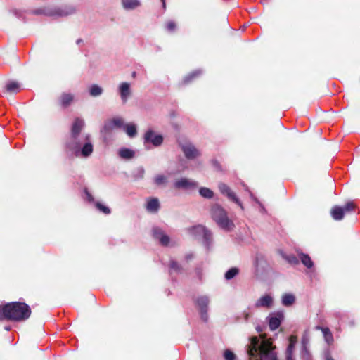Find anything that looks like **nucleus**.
<instances>
[{
	"label": "nucleus",
	"instance_id": "obj_38",
	"mask_svg": "<svg viewBox=\"0 0 360 360\" xmlns=\"http://www.w3.org/2000/svg\"><path fill=\"white\" fill-rule=\"evenodd\" d=\"M223 356L224 360H236V356L230 349H226Z\"/></svg>",
	"mask_w": 360,
	"mask_h": 360
},
{
	"label": "nucleus",
	"instance_id": "obj_18",
	"mask_svg": "<svg viewBox=\"0 0 360 360\" xmlns=\"http://www.w3.org/2000/svg\"><path fill=\"white\" fill-rule=\"evenodd\" d=\"M118 92L123 103H125L129 98L131 91L129 82H122L118 86Z\"/></svg>",
	"mask_w": 360,
	"mask_h": 360
},
{
	"label": "nucleus",
	"instance_id": "obj_33",
	"mask_svg": "<svg viewBox=\"0 0 360 360\" xmlns=\"http://www.w3.org/2000/svg\"><path fill=\"white\" fill-rule=\"evenodd\" d=\"M202 72L201 70H195L191 73H190L189 75H188L186 77H184V84H188L190 82H191L194 78L197 77L198 76H199L200 75H201Z\"/></svg>",
	"mask_w": 360,
	"mask_h": 360
},
{
	"label": "nucleus",
	"instance_id": "obj_39",
	"mask_svg": "<svg viewBox=\"0 0 360 360\" xmlns=\"http://www.w3.org/2000/svg\"><path fill=\"white\" fill-rule=\"evenodd\" d=\"M342 208L344 209V212L346 213L354 209V204L352 202H349Z\"/></svg>",
	"mask_w": 360,
	"mask_h": 360
},
{
	"label": "nucleus",
	"instance_id": "obj_7",
	"mask_svg": "<svg viewBox=\"0 0 360 360\" xmlns=\"http://www.w3.org/2000/svg\"><path fill=\"white\" fill-rule=\"evenodd\" d=\"M143 145L146 149L150 150V145L153 147H159L163 143V136L156 134L153 129L147 130L143 135Z\"/></svg>",
	"mask_w": 360,
	"mask_h": 360
},
{
	"label": "nucleus",
	"instance_id": "obj_16",
	"mask_svg": "<svg viewBox=\"0 0 360 360\" xmlns=\"http://www.w3.org/2000/svg\"><path fill=\"white\" fill-rule=\"evenodd\" d=\"M288 341L289 343L285 352V360H295V349L297 342L296 336H290Z\"/></svg>",
	"mask_w": 360,
	"mask_h": 360
},
{
	"label": "nucleus",
	"instance_id": "obj_45",
	"mask_svg": "<svg viewBox=\"0 0 360 360\" xmlns=\"http://www.w3.org/2000/svg\"><path fill=\"white\" fill-rule=\"evenodd\" d=\"M185 258L187 261L191 260V259L193 258V255L192 253L187 254Z\"/></svg>",
	"mask_w": 360,
	"mask_h": 360
},
{
	"label": "nucleus",
	"instance_id": "obj_41",
	"mask_svg": "<svg viewBox=\"0 0 360 360\" xmlns=\"http://www.w3.org/2000/svg\"><path fill=\"white\" fill-rule=\"evenodd\" d=\"M166 28L168 31L172 32L176 28V24L173 21H169L167 23Z\"/></svg>",
	"mask_w": 360,
	"mask_h": 360
},
{
	"label": "nucleus",
	"instance_id": "obj_4",
	"mask_svg": "<svg viewBox=\"0 0 360 360\" xmlns=\"http://www.w3.org/2000/svg\"><path fill=\"white\" fill-rule=\"evenodd\" d=\"M211 214L213 220L223 230L231 231L235 227L234 223L228 217L226 211L221 206L217 204L213 205Z\"/></svg>",
	"mask_w": 360,
	"mask_h": 360
},
{
	"label": "nucleus",
	"instance_id": "obj_20",
	"mask_svg": "<svg viewBox=\"0 0 360 360\" xmlns=\"http://www.w3.org/2000/svg\"><path fill=\"white\" fill-rule=\"evenodd\" d=\"M146 210L150 213H156L160 209V202L158 198L149 199L146 205Z\"/></svg>",
	"mask_w": 360,
	"mask_h": 360
},
{
	"label": "nucleus",
	"instance_id": "obj_21",
	"mask_svg": "<svg viewBox=\"0 0 360 360\" xmlns=\"http://www.w3.org/2000/svg\"><path fill=\"white\" fill-rule=\"evenodd\" d=\"M316 329L320 330L322 331L324 340L327 342L328 345H330L333 344V342L334 341L333 335L330 330L328 328H324V327H322L320 326H317L316 327Z\"/></svg>",
	"mask_w": 360,
	"mask_h": 360
},
{
	"label": "nucleus",
	"instance_id": "obj_29",
	"mask_svg": "<svg viewBox=\"0 0 360 360\" xmlns=\"http://www.w3.org/2000/svg\"><path fill=\"white\" fill-rule=\"evenodd\" d=\"M301 360H312L311 354L307 349V345L303 342L300 352Z\"/></svg>",
	"mask_w": 360,
	"mask_h": 360
},
{
	"label": "nucleus",
	"instance_id": "obj_49",
	"mask_svg": "<svg viewBox=\"0 0 360 360\" xmlns=\"http://www.w3.org/2000/svg\"><path fill=\"white\" fill-rule=\"evenodd\" d=\"M161 1L162 2L163 6L165 7V0H161Z\"/></svg>",
	"mask_w": 360,
	"mask_h": 360
},
{
	"label": "nucleus",
	"instance_id": "obj_30",
	"mask_svg": "<svg viewBox=\"0 0 360 360\" xmlns=\"http://www.w3.org/2000/svg\"><path fill=\"white\" fill-rule=\"evenodd\" d=\"M73 95L70 94H63L60 96V102L62 105L66 107L69 105L73 101Z\"/></svg>",
	"mask_w": 360,
	"mask_h": 360
},
{
	"label": "nucleus",
	"instance_id": "obj_19",
	"mask_svg": "<svg viewBox=\"0 0 360 360\" xmlns=\"http://www.w3.org/2000/svg\"><path fill=\"white\" fill-rule=\"evenodd\" d=\"M122 8L126 11H134L141 6V0H121Z\"/></svg>",
	"mask_w": 360,
	"mask_h": 360
},
{
	"label": "nucleus",
	"instance_id": "obj_27",
	"mask_svg": "<svg viewBox=\"0 0 360 360\" xmlns=\"http://www.w3.org/2000/svg\"><path fill=\"white\" fill-rule=\"evenodd\" d=\"M295 300V298L292 294L286 293L282 297V304L286 307L292 305Z\"/></svg>",
	"mask_w": 360,
	"mask_h": 360
},
{
	"label": "nucleus",
	"instance_id": "obj_5",
	"mask_svg": "<svg viewBox=\"0 0 360 360\" xmlns=\"http://www.w3.org/2000/svg\"><path fill=\"white\" fill-rule=\"evenodd\" d=\"M75 9L72 6L63 7H47L35 10L34 13L37 15L44 14L53 17H63L74 13Z\"/></svg>",
	"mask_w": 360,
	"mask_h": 360
},
{
	"label": "nucleus",
	"instance_id": "obj_42",
	"mask_svg": "<svg viewBox=\"0 0 360 360\" xmlns=\"http://www.w3.org/2000/svg\"><path fill=\"white\" fill-rule=\"evenodd\" d=\"M84 193H85V198L86 200H88L89 202L94 201L93 196L91 195V193L86 189H85Z\"/></svg>",
	"mask_w": 360,
	"mask_h": 360
},
{
	"label": "nucleus",
	"instance_id": "obj_13",
	"mask_svg": "<svg viewBox=\"0 0 360 360\" xmlns=\"http://www.w3.org/2000/svg\"><path fill=\"white\" fill-rule=\"evenodd\" d=\"M210 302V300L207 296L203 295L200 296L196 300V303L199 307L201 319L204 321H207L208 319L207 315V306Z\"/></svg>",
	"mask_w": 360,
	"mask_h": 360
},
{
	"label": "nucleus",
	"instance_id": "obj_25",
	"mask_svg": "<svg viewBox=\"0 0 360 360\" xmlns=\"http://www.w3.org/2000/svg\"><path fill=\"white\" fill-rule=\"evenodd\" d=\"M6 89L7 92L15 94L20 90V84L15 81H11L7 83Z\"/></svg>",
	"mask_w": 360,
	"mask_h": 360
},
{
	"label": "nucleus",
	"instance_id": "obj_12",
	"mask_svg": "<svg viewBox=\"0 0 360 360\" xmlns=\"http://www.w3.org/2000/svg\"><path fill=\"white\" fill-rule=\"evenodd\" d=\"M174 186L177 189L193 190L197 188L198 183L187 178H181L174 181Z\"/></svg>",
	"mask_w": 360,
	"mask_h": 360
},
{
	"label": "nucleus",
	"instance_id": "obj_46",
	"mask_svg": "<svg viewBox=\"0 0 360 360\" xmlns=\"http://www.w3.org/2000/svg\"><path fill=\"white\" fill-rule=\"evenodd\" d=\"M250 195L251 197V198L255 200L256 202L257 203H259V202L258 201V200L253 195V194L252 193L250 192Z\"/></svg>",
	"mask_w": 360,
	"mask_h": 360
},
{
	"label": "nucleus",
	"instance_id": "obj_47",
	"mask_svg": "<svg viewBox=\"0 0 360 360\" xmlns=\"http://www.w3.org/2000/svg\"><path fill=\"white\" fill-rule=\"evenodd\" d=\"M326 360H333V359L328 354L326 356Z\"/></svg>",
	"mask_w": 360,
	"mask_h": 360
},
{
	"label": "nucleus",
	"instance_id": "obj_36",
	"mask_svg": "<svg viewBox=\"0 0 360 360\" xmlns=\"http://www.w3.org/2000/svg\"><path fill=\"white\" fill-rule=\"evenodd\" d=\"M283 257L286 261H288V263H290L291 264L295 265L299 263L298 258L296 256H295L294 255H283Z\"/></svg>",
	"mask_w": 360,
	"mask_h": 360
},
{
	"label": "nucleus",
	"instance_id": "obj_48",
	"mask_svg": "<svg viewBox=\"0 0 360 360\" xmlns=\"http://www.w3.org/2000/svg\"><path fill=\"white\" fill-rule=\"evenodd\" d=\"M80 42H82V39H77V44H79Z\"/></svg>",
	"mask_w": 360,
	"mask_h": 360
},
{
	"label": "nucleus",
	"instance_id": "obj_43",
	"mask_svg": "<svg viewBox=\"0 0 360 360\" xmlns=\"http://www.w3.org/2000/svg\"><path fill=\"white\" fill-rule=\"evenodd\" d=\"M242 316H243V319L247 321L249 318L251 316V314L250 312H249L248 311H244L243 313H242Z\"/></svg>",
	"mask_w": 360,
	"mask_h": 360
},
{
	"label": "nucleus",
	"instance_id": "obj_11",
	"mask_svg": "<svg viewBox=\"0 0 360 360\" xmlns=\"http://www.w3.org/2000/svg\"><path fill=\"white\" fill-rule=\"evenodd\" d=\"M284 319L283 312L271 313L267 317L268 323L271 330H275L281 326Z\"/></svg>",
	"mask_w": 360,
	"mask_h": 360
},
{
	"label": "nucleus",
	"instance_id": "obj_1",
	"mask_svg": "<svg viewBox=\"0 0 360 360\" xmlns=\"http://www.w3.org/2000/svg\"><path fill=\"white\" fill-rule=\"evenodd\" d=\"M275 348L265 335L252 337L247 348L249 360H278Z\"/></svg>",
	"mask_w": 360,
	"mask_h": 360
},
{
	"label": "nucleus",
	"instance_id": "obj_44",
	"mask_svg": "<svg viewBox=\"0 0 360 360\" xmlns=\"http://www.w3.org/2000/svg\"><path fill=\"white\" fill-rule=\"evenodd\" d=\"M212 165L213 166L217 169H221V167H220V165H219V163L217 161V160H213L212 161Z\"/></svg>",
	"mask_w": 360,
	"mask_h": 360
},
{
	"label": "nucleus",
	"instance_id": "obj_8",
	"mask_svg": "<svg viewBox=\"0 0 360 360\" xmlns=\"http://www.w3.org/2000/svg\"><path fill=\"white\" fill-rule=\"evenodd\" d=\"M84 127V120L82 118L77 117L75 119L72 127L70 139L68 142H74L82 139L85 135H80L82 129Z\"/></svg>",
	"mask_w": 360,
	"mask_h": 360
},
{
	"label": "nucleus",
	"instance_id": "obj_3",
	"mask_svg": "<svg viewBox=\"0 0 360 360\" xmlns=\"http://www.w3.org/2000/svg\"><path fill=\"white\" fill-rule=\"evenodd\" d=\"M67 147L75 156L84 158L90 156L94 149L89 134H85L82 139L74 142H68Z\"/></svg>",
	"mask_w": 360,
	"mask_h": 360
},
{
	"label": "nucleus",
	"instance_id": "obj_28",
	"mask_svg": "<svg viewBox=\"0 0 360 360\" xmlns=\"http://www.w3.org/2000/svg\"><path fill=\"white\" fill-rule=\"evenodd\" d=\"M103 92V89L97 84H93L89 88V94L93 97L101 96Z\"/></svg>",
	"mask_w": 360,
	"mask_h": 360
},
{
	"label": "nucleus",
	"instance_id": "obj_32",
	"mask_svg": "<svg viewBox=\"0 0 360 360\" xmlns=\"http://www.w3.org/2000/svg\"><path fill=\"white\" fill-rule=\"evenodd\" d=\"M239 273V270L236 267H232L229 269L224 275V277L226 280H231L236 276Z\"/></svg>",
	"mask_w": 360,
	"mask_h": 360
},
{
	"label": "nucleus",
	"instance_id": "obj_17",
	"mask_svg": "<svg viewBox=\"0 0 360 360\" xmlns=\"http://www.w3.org/2000/svg\"><path fill=\"white\" fill-rule=\"evenodd\" d=\"M273 302L274 300L272 296L269 294H265L256 301L255 307L256 308L269 309L272 307Z\"/></svg>",
	"mask_w": 360,
	"mask_h": 360
},
{
	"label": "nucleus",
	"instance_id": "obj_24",
	"mask_svg": "<svg viewBox=\"0 0 360 360\" xmlns=\"http://www.w3.org/2000/svg\"><path fill=\"white\" fill-rule=\"evenodd\" d=\"M123 129L130 138H133L137 134V129L135 124L129 123L124 124Z\"/></svg>",
	"mask_w": 360,
	"mask_h": 360
},
{
	"label": "nucleus",
	"instance_id": "obj_37",
	"mask_svg": "<svg viewBox=\"0 0 360 360\" xmlns=\"http://www.w3.org/2000/svg\"><path fill=\"white\" fill-rule=\"evenodd\" d=\"M95 205H96V208L100 212H103L104 214H108L110 213V209L109 207H108L107 206L103 205L102 203L96 202L95 203Z\"/></svg>",
	"mask_w": 360,
	"mask_h": 360
},
{
	"label": "nucleus",
	"instance_id": "obj_22",
	"mask_svg": "<svg viewBox=\"0 0 360 360\" xmlns=\"http://www.w3.org/2000/svg\"><path fill=\"white\" fill-rule=\"evenodd\" d=\"M118 154L122 159L130 160L134 157L135 152L129 148H122L119 150Z\"/></svg>",
	"mask_w": 360,
	"mask_h": 360
},
{
	"label": "nucleus",
	"instance_id": "obj_14",
	"mask_svg": "<svg viewBox=\"0 0 360 360\" xmlns=\"http://www.w3.org/2000/svg\"><path fill=\"white\" fill-rule=\"evenodd\" d=\"M153 237L159 241V243L163 246H169L171 245V240L163 230L158 227H154L153 229Z\"/></svg>",
	"mask_w": 360,
	"mask_h": 360
},
{
	"label": "nucleus",
	"instance_id": "obj_50",
	"mask_svg": "<svg viewBox=\"0 0 360 360\" xmlns=\"http://www.w3.org/2000/svg\"><path fill=\"white\" fill-rule=\"evenodd\" d=\"M5 329H6V330H10V328H9V327H6V328H5Z\"/></svg>",
	"mask_w": 360,
	"mask_h": 360
},
{
	"label": "nucleus",
	"instance_id": "obj_6",
	"mask_svg": "<svg viewBox=\"0 0 360 360\" xmlns=\"http://www.w3.org/2000/svg\"><path fill=\"white\" fill-rule=\"evenodd\" d=\"M190 233L196 237L203 238V244L207 249H210L212 243V236L210 231L202 225L194 226L188 229Z\"/></svg>",
	"mask_w": 360,
	"mask_h": 360
},
{
	"label": "nucleus",
	"instance_id": "obj_10",
	"mask_svg": "<svg viewBox=\"0 0 360 360\" xmlns=\"http://www.w3.org/2000/svg\"><path fill=\"white\" fill-rule=\"evenodd\" d=\"M181 148L188 159L192 160L200 155V152L190 142L181 143Z\"/></svg>",
	"mask_w": 360,
	"mask_h": 360
},
{
	"label": "nucleus",
	"instance_id": "obj_9",
	"mask_svg": "<svg viewBox=\"0 0 360 360\" xmlns=\"http://www.w3.org/2000/svg\"><path fill=\"white\" fill-rule=\"evenodd\" d=\"M218 188L222 195L226 196L229 200L237 204L242 210H244L243 203L228 185L224 183H219Z\"/></svg>",
	"mask_w": 360,
	"mask_h": 360
},
{
	"label": "nucleus",
	"instance_id": "obj_15",
	"mask_svg": "<svg viewBox=\"0 0 360 360\" xmlns=\"http://www.w3.org/2000/svg\"><path fill=\"white\" fill-rule=\"evenodd\" d=\"M124 121L123 118L120 117H113L112 119L108 120L106 121L103 126V129L106 131H110L113 129L117 128L121 129L124 128Z\"/></svg>",
	"mask_w": 360,
	"mask_h": 360
},
{
	"label": "nucleus",
	"instance_id": "obj_34",
	"mask_svg": "<svg viewBox=\"0 0 360 360\" xmlns=\"http://www.w3.org/2000/svg\"><path fill=\"white\" fill-rule=\"evenodd\" d=\"M170 274L179 273L181 271V266L174 260H171L169 263Z\"/></svg>",
	"mask_w": 360,
	"mask_h": 360
},
{
	"label": "nucleus",
	"instance_id": "obj_40",
	"mask_svg": "<svg viewBox=\"0 0 360 360\" xmlns=\"http://www.w3.org/2000/svg\"><path fill=\"white\" fill-rule=\"evenodd\" d=\"M136 172V177L139 179H142L144 176L145 169L143 167H139V168H137Z\"/></svg>",
	"mask_w": 360,
	"mask_h": 360
},
{
	"label": "nucleus",
	"instance_id": "obj_23",
	"mask_svg": "<svg viewBox=\"0 0 360 360\" xmlns=\"http://www.w3.org/2000/svg\"><path fill=\"white\" fill-rule=\"evenodd\" d=\"M345 214L344 209L342 207L335 206L331 210L332 217L337 221L342 219Z\"/></svg>",
	"mask_w": 360,
	"mask_h": 360
},
{
	"label": "nucleus",
	"instance_id": "obj_35",
	"mask_svg": "<svg viewBox=\"0 0 360 360\" xmlns=\"http://www.w3.org/2000/svg\"><path fill=\"white\" fill-rule=\"evenodd\" d=\"M154 182L158 186L165 185L167 182V178L165 175L159 174L154 178Z\"/></svg>",
	"mask_w": 360,
	"mask_h": 360
},
{
	"label": "nucleus",
	"instance_id": "obj_31",
	"mask_svg": "<svg viewBox=\"0 0 360 360\" xmlns=\"http://www.w3.org/2000/svg\"><path fill=\"white\" fill-rule=\"evenodd\" d=\"M200 195L207 199H210L214 196V193L212 190L206 187H202L199 190Z\"/></svg>",
	"mask_w": 360,
	"mask_h": 360
},
{
	"label": "nucleus",
	"instance_id": "obj_2",
	"mask_svg": "<svg viewBox=\"0 0 360 360\" xmlns=\"http://www.w3.org/2000/svg\"><path fill=\"white\" fill-rule=\"evenodd\" d=\"M30 314V307L24 302H12L0 305V320L24 321Z\"/></svg>",
	"mask_w": 360,
	"mask_h": 360
},
{
	"label": "nucleus",
	"instance_id": "obj_26",
	"mask_svg": "<svg viewBox=\"0 0 360 360\" xmlns=\"http://www.w3.org/2000/svg\"><path fill=\"white\" fill-rule=\"evenodd\" d=\"M299 257L302 262V263L307 267V268H311L314 266V262L311 261L310 257L304 253H299L298 254Z\"/></svg>",
	"mask_w": 360,
	"mask_h": 360
}]
</instances>
